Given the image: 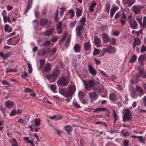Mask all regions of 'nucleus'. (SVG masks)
<instances>
[{
	"instance_id": "f257e3e1",
	"label": "nucleus",
	"mask_w": 146,
	"mask_h": 146,
	"mask_svg": "<svg viewBox=\"0 0 146 146\" xmlns=\"http://www.w3.org/2000/svg\"><path fill=\"white\" fill-rule=\"evenodd\" d=\"M76 88L75 86L69 84L68 89L65 90L62 89L59 91L60 93L64 96L66 97H71L74 94Z\"/></svg>"
},
{
	"instance_id": "f03ea898",
	"label": "nucleus",
	"mask_w": 146,
	"mask_h": 146,
	"mask_svg": "<svg viewBox=\"0 0 146 146\" xmlns=\"http://www.w3.org/2000/svg\"><path fill=\"white\" fill-rule=\"evenodd\" d=\"M83 83L85 88L87 90H90V88H97V86L98 85L99 81L92 79L88 80L87 81H84Z\"/></svg>"
},
{
	"instance_id": "7ed1b4c3",
	"label": "nucleus",
	"mask_w": 146,
	"mask_h": 146,
	"mask_svg": "<svg viewBox=\"0 0 146 146\" xmlns=\"http://www.w3.org/2000/svg\"><path fill=\"white\" fill-rule=\"evenodd\" d=\"M60 74L59 70L58 68H56L53 70L51 75L47 74L46 75V78L50 82H53L55 81Z\"/></svg>"
},
{
	"instance_id": "20e7f679",
	"label": "nucleus",
	"mask_w": 146,
	"mask_h": 146,
	"mask_svg": "<svg viewBox=\"0 0 146 146\" xmlns=\"http://www.w3.org/2000/svg\"><path fill=\"white\" fill-rule=\"evenodd\" d=\"M105 48H103L102 50L101 55L103 56L106 52H108L111 54H113L116 52L115 48L113 46L108 44L106 46H104Z\"/></svg>"
},
{
	"instance_id": "39448f33",
	"label": "nucleus",
	"mask_w": 146,
	"mask_h": 146,
	"mask_svg": "<svg viewBox=\"0 0 146 146\" xmlns=\"http://www.w3.org/2000/svg\"><path fill=\"white\" fill-rule=\"evenodd\" d=\"M123 120L124 122L131 121L132 118L131 111L128 108L124 109L123 110Z\"/></svg>"
},
{
	"instance_id": "423d86ee",
	"label": "nucleus",
	"mask_w": 146,
	"mask_h": 146,
	"mask_svg": "<svg viewBox=\"0 0 146 146\" xmlns=\"http://www.w3.org/2000/svg\"><path fill=\"white\" fill-rule=\"evenodd\" d=\"M69 82L66 78L63 77L58 80L57 83L58 86H67Z\"/></svg>"
},
{
	"instance_id": "0eeeda50",
	"label": "nucleus",
	"mask_w": 146,
	"mask_h": 146,
	"mask_svg": "<svg viewBox=\"0 0 146 146\" xmlns=\"http://www.w3.org/2000/svg\"><path fill=\"white\" fill-rule=\"evenodd\" d=\"M138 73L136 74V76L138 78L142 77L143 78H146V73L143 68H139L138 69Z\"/></svg>"
},
{
	"instance_id": "6e6552de",
	"label": "nucleus",
	"mask_w": 146,
	"mask_h": 146,
	"mask_svg": "<svg viewBox=\"0 0 146 146\" xmlns=\"http://www.w3.org/2000/svg\"><path fill=\"white\" fill-rule=\"evenodd\" d=\"M141 6L134 5L131 8V11L135 14H140L142 9Z\"/></svg>"
},
{
	"instance_id": "1a4fd4ad",
	"label": "nucleus",
	"mask_w": 146,
	"mask_h": 146,
	"mask_svg": "<svg viewBox=\"0 0 146 146\" xmlns=\"http://www.w3.org/2000/svg\"><path fill=\"white\" fill-rule=\"evenodd\" d=\"M84 27L81 25H79L77 26L76 28V32L77 36L80 37L82 36V30H84Z\"/></svg>"
},
{
	"instance_id": "9d476101",
	"label": "nucleus",
	"mask_w": 146,
	"mask_h": 146,
	"mask_svg": "<svg viewBox=\"0 0 146 146\" xmlns=\"http://www.w3.org/2000/svg\"><path fill=\"white\" fill-rule=\"evenodd\" d=\"M19 40V39H16V38H10L7 40V43L8 44L15 45L18 43Z\"/></svg>"
},
{
	"instance_id": "9b49d317",
	"label": "nucleus",
	"mask_w": 146,
	"mask_h": 146,
	"mask_svg": "<svg viewBox=\"0 0 146 146\" xmlns=\"http://www.w3.org/2000/svg\"><path fill=\"white\" fill-rule=\"evenodd\" d=\"M128 23L130 27L132 29H135L136 28L137 24L134 19H133L132 20L129 21Z\"/></svg>"
},
{
	"instance_id": "f8f14e48",
	"label": "nucleus",
	"mask_w": 146,
	"mask_h": 146,
	"mask_svg": "<svg viewBox=\"0 0 146 146\" xmlns=\"http://www.w3.org/2000/svg\"><path fill=\"white\" fill-rule=\"evenodd\" d=\"M89 96L90 98L91 102L92 103L96 100L98 96L97 94L95 92H91L89 94Z\"/></svg>"
},
{
	"instance_id": "ddd939ff",
	"label": "nucleus",
	"mask_w": 146,
	"mask_h": 146,
	"mask_svg": "<svg viewBox=\"0 0 146 146\" xmlns=\"http://www.w3.org/2000/svg\"><path fill=\"white\" fill-rule=\"evenodd\" d=\"M135 90L138 93L140 97L143 95V90L142 88L139 86H136L135 88Z\"/></svg>"
},
{
	"instance_id": "4468645a",
	"label": "nucleus",
	"mask_w": 146,
	"mask_h": 146,
	"mask_svg": "<svg viewBox=\"0 0 146 146\" xmlns=\"http://www.w3.org/2000/svg\"><path fill=\"white\" fill-rule=\"evenodd\" d=\"M94 41L96 44V45L97 47H101L102 45L101 44V39L100 38H99L97 36H95L94 37Z\"/></svg>"
},
{
	"instance_id": "2eb2a0df",
	"label": "nucleus",
	"mask_w": 146,
	"mask_h": 146,
	"mask_svg": "<svg viewBox=\"0 0 146 146\" xmlns=\"http://www.w3.org/2000/svg\"><path fill=\"white\" fill-rule=\"evenodd\" d=\"M88 68L89 71L91 74L93 76H95L96 75L97 71L91 65H88Z\"/></svg>"
},
{
	"instance_id": "dca6fc26",
	"label": "nucleus",
	"mask_w": 146,
	"mask_h": 146,
	"mask_svg": "<svg viewBox=\"0 0 146 146\" xmlns=\"http://www.w3.org/2000/svg\"><path fill=\"white\" fill-rule=\"evenodd\" d=\"M14 103L13 102L10 100L6 101L5 103V108L10 109L14 106Z\"/></svg>"
},
{
	"instance_id": "f3484780",
	"label": "nucleus",
	"mask_w": 146,
	"mask_h": 146,
	"mask_svg": "<svg viewBox=\"0 0 146 146\" xmlns=\"http://www.w3.org/2000/svg\"><path fill=\"white\" fill-rule=\"evenodd\" d=\"M109 98L111 102H115L117 100V96L115 93H111L109 96Z\"/></svg>"
},
{
	"instance_id": "a211bd4d",
	"label": "nucleus",
	"mask_w": 146,
	"mask_h": 146,
	"mask_svg": "<svg viewBox=\"0 0 146 146\" xmlns=\"http://www.w3.org/2000/svg\"><path fill=\"white\" fill-rule=\"evenodd\" d=\"M84 48L85 51L90 50L91 49V45L90 44V41L86 42L83 44Z\"/></svg>"
},
{
	"instance_id": "6ab92c4d",
	"label": "nucleus",
	"mask_w": 146,
	"mask_h": 146,
	"mask_svg": "<svg viewBox=\"0 0 146 146\" xmlns=\"http://www.w3.org/2000/svg\"><path fill=\"white\" fill-rule=\"evenodd\" d=\"M51 64L49 63L45 64L44 67V71L45 72H48L51 70Z\"/></svg>"
},
{
	"instance_id": "aec40b11",
	"label": "nucleus",
	"mask_w": 146,
	"mask_h": 146,
	"mask_svg": "<svg viewBox=\"0 0 146 146\" xmlns=\"http://www.w3.org/2000/svg\"><path fill=\"white\" fill-rule=\"evenodd\" d=\"M54 29L52 28L46 30L44 33V35L46 36H48L51 35L53 32Z\"/></svg>"
},
{
	"instance_id": "412c9836",
	"label": "nucleus",
	"mask_w": 146,
	"mask_h": 146,
	"mask_svg": "<svg viewBox=\"0 0 146 146\" xmlns=\"http://www.w3.org/2000/svg\"><path fill=\"white\" fill-rule=\"evenodd\" d=\"M125 4L129 7H130L135 2V0H124Z\"/></svg>"
},
{
	"instance_id": "4be33fe9",
	"label": "nucleus",
	"mask_w": 146,
	"mask_h": 146,
	"mask_svg": "<svg viewBox=\"0 0 146 146\" xmlns=\"http://www.w3.org/2000/svg\"><path fill=\"white\" fill-rule=\"evenodd\" d=\"M32 1L33 0H28L27 7L24 12L25 14H26L25 13H27L29 10L31 8Z\"/></svg>"
},
{
	"instance_id": "5701e85b",
	"label": "nucleus",
	"mask_w": 146,
	"mask_h": 146,
	"mask_svg": "<svg viewBox=\"0 0 146 146\" xmlns=\"http://www.w3.org/2000/svg\"><path fill=\"white\" fill-rule=\"evenodd\" d=\"M64 129L69 134H70L72 131V127L69 125L65 126L64 127Z\"/></svg>"
},
{
	"instance_id": "b1692460",
	"label": "nucleus",
	"mask_w": 146,
	"mask_h": 146,
	"mask_svg": "<svg viewBox=\"0 0 146 146\" xmlns=\"http://www.w3.org/2000/svg\"><path fill=\"white\" fill-rule=\"evenodd\" d=\"M102 38L104 42L106 43L109 41V37L108 35L105 33H103L102 35Z\"/></svg>"
},
{
	"instance_id": "393cba45",
	"label": "nucleus",
	"mask_w": 146,
	"mask_h": 146,
	"mask_svg": "<svg viewBox=\"0 0 146 146\" xmlns=\"http://www.w3.org/2000/svg\"><path fill=\"white\" fill-rule=\"evenodd\" d=\"M11 54L10 52H8L5 54H4L3 52H0V56L4 59H6L9 57Z\"/></svg>"
},
{
	"instance_id": "a878e982",
	"label": "nucleus",
	"mask_w": 146,
	"mask_h": 146,
	"mask_svg": "<svg viewBox=\"0 0 146 146\" xmlns=\"http://www.w3.org/2000/svg\"><path fill=\"white\" fill-rule=\"evenodd\" d=\"M108 111V110L106 108L100 107L94 109L93 112H98L100 111Z\"/></svg>"
},
{
	"instance_id": "bb28decb",
	"label": "nucleus",
	"mask_w": 146,
	"mask_h": 146,
	"mask_svg": "<svg viewBox=\"0 0 146 146\" xmlns=\"http://www.w3.org/2000/svg\"><path fill=\"white\" fill-rule=\"evenodd\" d=\"M48 22V19H41L40 21V23L42 26H43L47 25Z\"/></svg>"
},
{
	"instance_id": "cd10ccee",
	"label": "nucleus",
	"mask_w": 146,
	"mask_h": 146,
	"mask_svg": "<svg viewBox=\"0 0 146 146\" xmlns=\"http://www.w3.org/2000/svg\"><path fill=\"white\" fill-rule=\"evenodd\" d=\"M12 28L8 25L6 24L4 27V31L8 33H10L12 31Z\"/></svg>"
},
{
	"instance_id": "c85d7f7f",
	"label": "nucleus",
	"mask_w": 146,
	"mask_h": 146,
	"mask_svg": "<svg viewBox=\"0 0 146 146\" xmlns=\"http://www.w3.org/2000/svg\"><path fill=\"white\" fill-rule=\"evenodd\" d=\"M49 118L52 119H55L56 120H58L61 119L62 117L61 115H54L50 117Z\"/></svg>"
},
{
	"instance_id": "c756f323",
	"label": "nucleus",
	"mask_w": 146,
	"mask_h": 146,
	"mask_svg": "<svg viewBox=\"0 0 146 146\" xmlns=\"http://www.w3.org/2000/svg\"><path fill=\"white\" fill-rule=\"evenodd\" d=\"M3 21L5 23H6L7 22H8L9 23H11L10 19L8 16L6 15L5 16H4L3 17Z\"/></svg>"
},
{
	"instance_id": "7c9ffc66",
	"label": "nucleus",
	"mask_w": 146,
	"mask_h": 146,
	"mask_svg": "<svg viewBox=\"0 0 146 146\" xmlns=\"http://www.w3.org/2000/svg\"><path fill=\"white\" fill-rule=\"evenodd\" d=\"M86 21V18L85 17H82L79 21L80 25H81L84 27L85 25V23Z\"/></svg>"
},
{
	"instance_id": "2f4dec72",
	"label": "nucleus",
	"mask_w": 146,
	"mask_h": 146,
	"mask_svg": "<svg viewBox=\"0 0 146 146\" xmlns=\"http://www.w3.org/2000/svg\"><path fill=\"white\" fill-rule=\"evenodd\" d=\"M141 41L139 38L136 37L134 38V41L133 42V43L137 45H139L141 44Z\"/></svg>"
},
{
	"instance_id": "473e14b6",
	"label": "nucleus",
	"mask_w": 146,
	"mask_h": 146,
	"mask_svg": "<svg viewBox=\"0 0 146 146\" xmlns=\"http://www.w3.org/2000/svg\"><path fill=\"white\" fill-rule=\"evenodd\" d=\"M40 123V120L38 119H35V123L34 125L36 127H37L39 126Z\"/></svg>"
},
{
	"instance_id": "72a5a7b5",
	"label": "nucleus",
	"mask_w": 146,
	"mask_h": 146,
	"mask_svg": "<svg viewBox=\"0 0 146 146\" xmlns=\"http://www.w3.org/2000/svg\"><path fill=\"white\" fill-rule=\"evenodd\" d=\"M76 15L77 17H79L82 14V11L81 9L78 8H76Z\"/></svg>"
},
{
	"instance_id": "f704fd0d",
	"label": "nucleus",
	"mask_w": 146,
	"mask_h": 146,
	"mask_svg": "<svg viewBox=\"0 0 146 146\" xmlns=\"http://www.w3.org/2000/svg\"><path fill=\"white\" fill-rule=\"evenodd\" d=\"M113 115L114 118V123L115 124L116 121L118 119L119 117L114 110H113Z\"/></svg>"
},
{
	"instance_id": "c9c22d12",
	"label": "nucleus",
	"mask_w": 146,
	"mask_h": 146,
	"mask_svg": "<svg viewBox=\"0 0 146 146\" xmlns=\"http://www.w3.org/2000/svg\"><path fill=\"white\" fill-rule=\"evenodd\" d=\"M137 59V56L135 55H133L131 56V59L129 61V62L130 63H133L135 62Z\"/></svg>"
},
{
	"instance_id": "e433bc0d",
	"label": "nucleus",
	"mask_w": 146,
	"mask_h": 146,
	"mask_svg": "<svg viewBox=\"0 0 146 146\" xmlns=\"http://www.w3.org/2000/svg\"><path fill=\"white\" fill-rule=\"evenodd\" d=\"M74 48L76 52H79L80 51V47L79 45L77 44L74 46Z\"/></svg>"
},
{
	"instance_id": "4c0bfd02",
	"label": "nucleus",
	"mask_w": 146,
	"mask_h": 146,
	"mask_svg": "<svg viewBox=\"0 0 146 146\" xmlns=\"http://www.w3.org/2000/svg\"><path fill=\"white\" fill-rule=\"evenodd\" d=\"M142 17L141 15L137 16L136 17V20L138 22L140 25H142Z\"/></svg>"
},
{
	"instance_id": "58836bf2",
	"label": "nucleus",
	"mask_w": 146,
	"mask_h": 146,
	"mask_svg": "<svg viewBox=\"0 0 146 146\" xmlns=\"http://www.w3.org/2000/svg\"><path fill=\"white\" fill-rule=\"evenodd\" d=\"M140 25L143 28H146V17H144L143 20V22L142 23V25Z\"/></svg>"
},
{
	"instance_id": "ea45409f",
	"label": "nucleus",
	"mask_w": 146,
	"mask_h": 146,
	"mask_svg": "<svg viewBox=\"0 0 146 146\" xmlns=\"http://www.w3.org/2000/svg\"><path fill=\"white\" fill-rule=\"evenodd\" d=\"M40 66L39 68H38V69H39V70L42 67L45 62V61L44 60L40 59Z\"/></svg>"
},
{
	"instance_id": "a19ab883",
	"label": "nucleus",
	"mask_w": 146,
	"mask_h": 146,
	"mask_svg": "<svg viewBox=\"0 0 146 146\" xmlns=\"http://www.w3.org/2000/svg\"><path fill=\"white\" fill-rule=\"evenodd\" d=\"M110 4L109 3H107L106 6L105 11L108 13L110 11Z\"/></svg>"
},
{
	"instance_id": "79ce46f5",
	"label": "nucleus",
	"mask_w": 146,
	"mask_h": 146,
	"mask_svg": "<svg viewBox=\"0 0 146 146\" xmlns=\"http://www.w3.org/2000/svg\"><path fill=\"white\" fill-rule=\"evenodd\" d=\"M76 21L75 20L71 22L69 24V26L71 28H73L74 27L76 23Z\"/></svg>"
},
{
	"instance_id": "37998d69",
	"label": "nucleus",
	"mask_w": 146,
	"mask_h": 146,
	"mask_svg": "<svg viewBox=\"0 0 146 146\" xmlns=\"http://www.w3.org/2000/svg\"><path fill=\"white\" fill-rule=\"evenodd\" d=\"M62 25V21H61L58 23L56 25V28L57 29H61V27Z\"/></svg>"
},
{
	"instance_id": "c03bdc74",
	"label": "nucleus",
	"mask_w": 146,
	"mask_h": 146,
	"mask_svg": "<svg viewBox=\"0 0 146 146\" xmlns=\"http://www.w3.org/2000/svg\"><path fill=\"white\" fill-rule=\"evenodd\" d=\"M100 52V51L98 49L96 48H94L93 54L94 55H97Z\"/></svg>"
},
{
	"instance_id": "a18cd8bd",
	"label": "nucleus",
	"mask_w": 146,
	"mask_h": 146,
	"mask_svg": "<svg viewBox=\"0 0 146 146\" xmlns=\"http://www.w3.org/2000/svg\"><path fill=\"white\" fill-rule=\"evenodd\" d=\"M11 141L13 143L12 146H18L17 141L15 139L13 138L11 139Z\"/></svg>"
},
{
	"instance_id": "49530a36",
	"label": "nucleus",
	"mask_w": 146,
	"mask_h": 146,
	"mask_svg": "<svg viewBox=\"0 0 146 146\" xmlns=\"http://www.w3.org/2000/svg\"><path fill=\"white\" fill-rule=\"evenodd\" d=\"M17 114V111L15 110H12L11 111L9 115L11 116H12L15 115Z\"/></svg>"
},
{
	"instance_id": "de8ad7c7",
	"label": "nucleus",
	"mask_w": 146,
	"mask_h": 146,
	"mask_svg": "<svg viewBox=\"0 0 146 146\" xmlns=\"http://www.w3.org/2000/svg\"><path fill=\"white\" fill-rule=\"evenodd\" d=\"M28 66V71L30 73H31L32 71V66L31 64L29 63H27Z\"/></svg>"
},
{
	"instance_id": "09e8293b",
	"label": "nucleus",
	"mask_w": 146,
	"mask_h": 146,
	"mask_svg": "<svg viewBox=\"0 0 146 146\" xmlns=\"http://www.w3.org/2000/svg\"><path fill=\"white\" fill-rule=\"evenodd\" d=\"M16 71V70L14 69L10 68L9 69L7 68L6 69V72L8 73L9 72H15Z\"/></svg>"
},
{
	"instance_id": "8fccbe9b",
	"label": "nucleus",
	"mask_w": 146,
	"mask_h": 146,
	"mask_svg": "<svg viewBox=\"0 0 146 146\" xmlns=\"http://www.w3.org/2000/svg\"><path fill=\"white\" fill-rule=\"evenodd\" d=\"M139 140L143 143H145V139L143 136H138V138Z\"/></svg>"
},
{
	"instance_id": "3c124183",
	"label": "nucleus",
	"mask_w": 146,
	"mask_h": 146,
	"mask_svg": "<svg viewBox=\"0 0 146 146\" xmlns=\"http://www.w3.org/2000/svg\"><path fill=\"white\" fill-rule=\"evenodd\" d=\"M74 12L72 10H69L68 12V14H70V17H72L74 15Z\"/></svg>"
},
{
	"instance_id": "603ef678",
	"label": "nucleus",
	"mask_w": 146,
	"mask_h": 146,
	"mask_svg": "<svg viewBox=\"0 0 146 146\" xmlns=\"http://www.w3.org/2000/svg\"><path fill=\"white\" fill-rule=\"evenodd\" d=\"M146 58L145 55H141L138 58V60L139 61L142 62Z\"/></svg>"
},
{
	"instance_id": "864d4df0",
	"label": "nucleus",
	"mask_w": 146,
	"mask_h": 146,
	"mask_svg": "<svg viewBox=\"0 0 146 146\" xmlns=\"http://www.w3.org/2000/svg\"><path fill=\"white\" fill-rule=\"evenodd\" d=\"M33 136L34 137H36L37 139V141H35V143L36 145H38V142L40 140L39 139V137L38 136L37 134V133H35L34 135Z\"/></svg>"
},
{
	"instance_id": "5fc2aeb1",
	"label": "nucleus",
	"mask_w": 146,
	"mask_h": 146,
	"mask_svg": "<svg viewBox=\"0 0 146 146\" xmlns=\"http://www.w3.org/2000/svg\"><path fill=\"white\" fill-rule=\"evenodd\" d=\"M129 143V141L127 139H125L123 141V143L124 146H128Z\"/></svg>"
},
{
	"instance_id": "6e6d98bb",
	"label": "nucleus",
	"mask_w": 146,
	"mask_h": 146,
	"mask_svg": "<svg viewBox=\"0 0 146 146\" xmlns=\"http://www.w3.org/2000/svg\"><path fill=\"white\" fill-rule=\"evenodd\" d=\"M24 92L26 93H30L32 92V90L28 88H25Z\"/></svg>"
},
{
	"instance_id": "4d7b16f0",
	"label": "nucleus",
	"mask_w": 146,
	"mask_h": 146,
	"mask_svg": "<svg viewBox=\"0 0 146 146\" xmlns=\"http://www.w3.org/2000/svg\"><path fill=\"white\" fill-rule=\"evenodd\" d=\"M27 73L25 71L21 75V78L23 79H25V77L27 76Z\"/></svg>"
},
{
	"instance_id": "13d9d810",
	"label": "nucleus",
	"mask_w": 146,
	"mask_h": 146,
	"mask_svg": "<svg viewBox=\"0 0 146 146\" xmlns=\"http://www.w3.org/2000/svg\"><path fill=\"white\" fill-rule=\"evenodd\" d=\"M100 70V71L101 74L104 76L108 77V75L105 72L101 70Z\"/></svg>"
},
{
	"instance_id": "bf43d9fd",
	"label": "nucleus",
	"mask_w": 146,
	"mask_h": 146,
	"mask_svg": "<svg viewBox=\"0 0 146 146\" xmlns=\"http://www.w3.org/2000/svg\"><path fill=\"white\" fill-rule=\"evenodd\" d=\"M50 41H46L45 42L43 43L42 45H45V46H48L50 44Z\"/></svg>"
},
{
	"instance_id": "052dcab7",
	"label": "nucleus",
	"mask_w": 146,
	"mask_h": 146,
	"mask_svg": "<svg viewBox=\"0 0 146 146\" xmlns=\"http://www.w3.org/2000/svg\"><path fill=\"white\" fill-rule=\"evenodd\" d=\"M131 97L134 99L136 98L137 97V95L136 94L134 90H133L132 93Z\"/></svg>"
},
{
	"instance_id": "680f3d73",
	"label": "nucleus",
	"mask_w": 146,
	"mask_h": 146,
	"mask_svg": "<svg viewBox=\"0 0 146 146\" xmlns=\"http://www.w3.org/2000/svg\"><path fill=\"white\" fill-rule=\"evenodd\" d=\"M38 54L40 55H43L44 54L46 53V52L44 49L42 50L41 51L38 52Z\"/></svg>"
},
{
	"instance_id": "e2e57ef3",
	"label": "nucleus",
	"mask_w": 146,
	"mask_h": 146,
	"mask_svg": "<svg viewBox=\"0 0 146 146\" xmlns=\"http://www.w3.org/2000/svg\"><path fill=\"white\" fill-rule=\"evenodd\" d=\"M110 43L112 44H115V40L114 38H112L109 41Z\"/></svg>"
},
{
	"instance_id": "0e129e2a",
	"label": "nucleus",
	"mask_w": 146,
	"mask_h": 146,
	"mask_svg": "<svg viewBox=\"0 0 146 146\" xmlns=\"http://www.w3.org/2000/svg\"><path fill=\"white\" fill-rule=\"evenodd\" d=\"M121 15V13L120 12H118L115 15L114 18L115 19H117Z\"/></svg>"
},
{
	"instance_id": "69168bd1",
	"label": "nucleus",
	"mask_w": 146,
	"mask_h": 146,
	"mask_svg": "<svg viewBox=\"0 0 146 146\" xmlns=\"http://www.w3.org/2000/svg\"><path fill=\"white\" fill-rule=\"evenodd\" d=\"M73 104L74 106L77 108H80V105L75 102H73Z\"/></svg>"
},
{
	"instance_id": "338daca9",
	"label": "nucleus",
	"mask_w": 146,
	"mask_h": 146,
	"mask_svg": "<svg viewBox=\"0 0 146 146\" xmlns=\"http://www.w3.org/2000/svg\"><path fill=\"white\" fill-rule=\"evenodd\" d=\"M23 139L25 141H26L27 143H31V140H30L29 139V137H24Z\"/></svg>"
},
{
	"instance_id": "774afa93",
	"label": "nucleus",
	"mask_w": 146,
	"mask_h": 146,
	"mask_svg": "<svg viewBox=\"0 0 146 146\" xmlns=\"http://www.w3.org/2000/svg\"><path fill=\"white\" fill-rule=\"evenodd\" d=\"M146 51V47L144 46L143 45L142 46L141 48V52H145Z\"/></svg>"
}]
</instances>
